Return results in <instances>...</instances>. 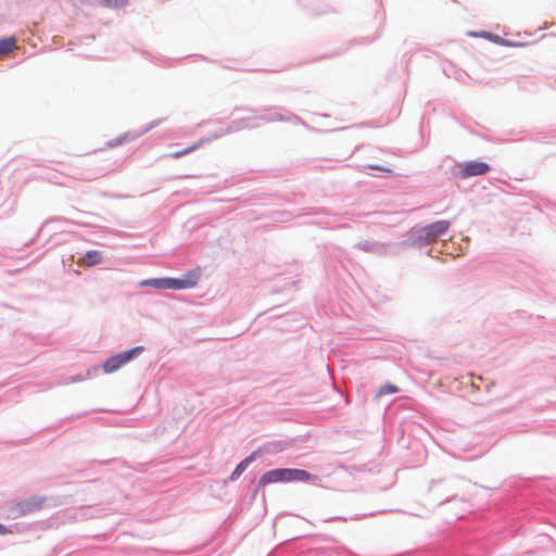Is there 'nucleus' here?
<instances>
[{
  "label": "nucleus",
  "mask_w": 556,
  "mask_h": 556,
  "mask_svg": "<svg viewBox=\"0 0 556 556\" xmlns=\"http://www.w3.org/2000/svg\"><path fill=\"white\" fill-rule=\"evenodd\" d=\"M451 223L442 219L422 227H414L409 232V240L416 245H426L434 242L450 229Z\"/></svg>",
  "instance_id": "nucleus-1"
},
{
  "label": "nucleus",
  "mask_w": 556,
  "mask_h": 556,
  "mask_svg": "<svg viewBox=\"0 0 556 556\" xmlns=\"http://www.w3.org/2000/svg\"><path fill=\"white\" fill-rule=\"evenodd\" d=\"M199 274L190 273L184 279L176 278H154L141 282L142 286H149L156 289L182 290L197 286Z\"/></svg>",
  "instance_id": "nucleus-2"
},
{
  "label": "nucleus",
  "mask_w": 556,
  "mask_h": 556,
  "mask_svg": "<svg viewBox=\"0 0 556 556\" xmlns=\"http://www.w3.org/2000/svg\"><path fill=\"white\" fill-rule=\"evenodd\" d=\"M143 346H136L131 350L118 353L110 358H108L103 364V370L106 374H112L119 369L122 366L137 357L143 352Z\"/></svg>",
  "instance_id": "nucleus-3"
},
{
  "label": "nucleus",
  "mask_w": 556,
  "mask_h": 556,
  "mask_svg": "<svg viewBox=\"0 0 556 556\" xmlns=\"http://www.w3.org/2000/svg\"><path fill=\"white\" fill-rule=\"evenodd\" d=\"M159 124H160V121H153V122L140 127L139 129H136L132 131H127V132L123 134L122 136H118L112 140L108 141L106 146L109 148H115L125 142L132 141V140L139 138L140 136L144 135L152 128L156 127Z\"/></svg>",
  "instance_id": "nucleus-4"
},
{
  "label": "nucleus",
  "mask_w": 556,
  "mask_h": 556,
  "mask_svg": "<svg viewBox=\"0 0 556 556\" xmlns=\"http://www.w3.org/2000/svg\"><path fill=\"white\" fill-rule=\"evenodd\" d=\"M490 170V166L484 162H468L462 165L460 176L462 178H468L471 176L484 175Z\"/></svg>",
  "instance_id": "nucleus-5"
},
{
  "label": "nucleus",
  "mask_w": 556,
  "mask_h": 556,
  "mask_svg": "<svg viewBox=\"0 0 556 556\" xmlns=\"http://www.w3.org/2000/svg\"><path fill=\"white\" fill-rule=\"evenodd\" d=\"M285 482L293 481H313L315 482L317 477L312 476L308 471L295 468H285Z\"/></svg>",
  "instance_id": "nucleus-6"
},
{
  "label": "nucleus",
  "mask_w": 556,
  "mask_h": 556,
  "mask_svg": "<svg viewBox=\"0 0 556 556\" xmlns=\"http://www.w3.org/2000/svg\"><path fill=\"white\" fill-rule=\"evenodd\" d=\"M285 468L273 469L262 475L258 480V486L263 488L270 483L285 482Z\"/></svg>",
  "instance_id": "nucleus-7"
},
{
  "label": "nucleus",
  "mask_w": 556,
  "mask_h": 556,
  "mask_svg": "<svg viewBox=\"0 0 556 556\" xmlns=\"http://www.w3.org/2000/svg\"><path fill=\"white\" fill-rule=\"evenodd\" d=\"M102 261V254L99 251L92 250L86 252V254L77 261L80 266H94L100 264Z\"/></svg>",
  "instance_id": "nucleus-8"
},
{
  "label": "nucleus",
  "mask_w": 556,
  "mask_h": 556,
  "mask_svg": "<svg viewBox=\"0 0 556 556\" xmlns=\"http://www.w3.org/2000/svg\"><path fill=\"white\" fill-rule=\"evenodd\" d=\"M254 458H255V453H252L250 456H248L241 463H239L231 475V479L235 480V479L239 478L241 476V473L247 469L249 464L254 460Z\"/></svg>",
  "instance_id": "nucleus-9"
},
{
  "label": "nucleus",
  "mask_w": 556,
  "mask_h": 556,
  "mask_svg": "<svg viewBox=\"0 0 556 556\" xmlns=\"http://www.w3.org/2000/svg\"><path fill=\"white\" fill-rule=\"evenodd\" d=\"M15 48V39L14 38H4L0 40V56L5 55L13 51Z\"/></svg>",
  "instance_id": "nucleus-10"
},
{
  "label": "nucleus",
  "mask_w": 556,
  "mask_h": 556,
  "mask_svg": "<svg viewBox=\"0 0 556 556\" xmlns=\"http://www.w3.org/2000/svg\"><path fill=\"white\" fill-rule=\"evenodd\" d=\"M399 391V388L392 383H386L384 386H381L377 392V396L381 397L388 394H393Z\"/></svg>",
  "instance_id": "nucleus-11"
},
{
  "label": "nucleus",
  "mask_w": 556,
  "mask_h": 556,
  "mask_svg": "<svg viewBox=\"0 0 556 556\" xmlns=\"http://www.w3.org/2000/svg\"><path fill=\"white\" fill-rule=\"evenodd\" d=\"M108 8H122L128 3V0H101Z\"/></svg>",
  "instance_id": "nucleus-12"
},
{
  "label": "nucleus",
  "mask_w": 556,
  "mask_h": 556,
  "mask_svg": "<svg viewBox=\"0 0 556 556\" xmlns=\"http://www.w3.org/2000/svg\"><path fill=\"white\" fill-rule=\"evenodd\" d=\"M201 144H202V142H199V143H195V144H193V146H190V147H188V148H186V149H184V150L176 151V152H174V153H173V156H174L175 159H179V157H181V156L186 155L187 153L194 151V150H195L197 148H199Z\"/></svg>",
  "instance_id": "nucleus-13"
},
{
  "label": "nucleus",
  "mask_w": 556,
  "mask_h": 556,
  "mask_svg": "<svg viewBox=\"0 0 556 556\" xmlns=\"http://www.w3.org/2000/svg\"><path fill=\"white\" fill-rule=\"evenodd\" d=\"M368 168L370 169H375V170H380V172H383L386 174H392L393 173V169L390 168V167H386V166H379V165H368Z\"/></svg>",
  "instance_id": "nucleus-14"
},
{
  "label": "nucleus",
  "mask_w": 556,
  "mask_h": 556,
  "mask_svg": "<svg viewBox=\"0 0 556 556\" xmlns=\"http://www.w3.org/2000/svg\"><path fill=\"white\" fill-rule=\"evenodd\" d=\"M25 505H26V507H27V508H26V510L30 511V510H33V509H37V508H39V507H40V502H38V501H33V500H31V501H27V502L25 503Z\"/></svg>",
  "instance_id": "nucleus-15"
}]
</instances>
